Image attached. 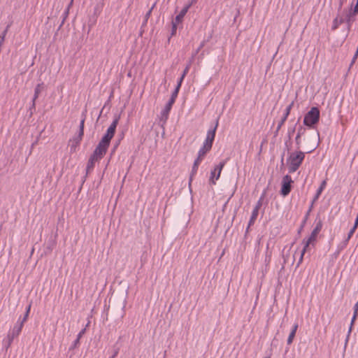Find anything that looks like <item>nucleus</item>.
Masks as SVG:
<instances>
[{"mask_svg":"<svg viewBox=\"0 0 358 358\" xmlns=\"http://www.w3.org/2000/svg\"><path fill=\"white\" fill-rule=\"evenodd\" d=\"M344 22H345V21L344 20L343 17H336L333 21V24L331 27L332 30H336V29H338L340 24Z\"/></svg>","mask_w":358,"mask_h":358,"instance_id":"nucleus-17","label":"nucleus"},{"mask_svg":"<svg viewBox=\"0 0 358 358\" xmlns=\"http://www.w3.org/2000/svg\"><path fill=\"white\" fill-rule=\"evenodd\" d=\"M357 226H358V219H357V218H356L355 222V224H354V226H353V227H355V228H357Z\"/></svg>","mask_w":358,"mask_h":358,"instance_id":"nucleus-45","label":"nucleus"},{"mask_svg":"<svg viewBox=\"0 0 358 358\" xmlns=\"http://www.w3.org/2000/svg\"><path fill=\"white\" fill-rule=\"evenodd\" d=\"M353 8L358 12V0H357L356 5Z\"/></svg>","mask_w":358,"mask_h":358,"instance_id":"nucleus-46","label":"nucleus"},{"mask_svg":"<svg viewBox=\"0 0 358 358\" xmlns=\"http://www.w3.org/2000/svg\"><path fill=\"white\" fill-rule=\"evenodd\" d=\"M357 316V315H353V317H352V321H351V324H350V329H349L348 334V337H347V339H346V343L348 342V337H349L350 334L351 330H352V326L353 325V323H354L355 320H356Z\"/></svg>","mask_w":358,"mask_h":358,"instance_id":"nucleus-26","label":"nucleus"},{"mask_svg":"<svg viewBox=\"0 0 358 358\" xmlns=\"http://www.w3.org/2000/svg\"><path fill=\"white\" fill-rule=\"evenodd\" d=\"M217 125H218V121H217L215 127L212 129H210L208 131L206 138L203 145V146H204L205 148L210 149V150L211 149L212 145H213V142L215 138V131H216Z\"/></svg>","mask_w":358,"mask_h":358,"instance_id":"nucleus-7","label":"nucleus"},{"mask_svg":"<svg viewBox=\"0 0 358 358\" xmlns=\"http://www.w3.org/2000/svg\"><path fill=\"white\" fill-rule=\"evenodd\" d=\"M193 60H194L193 57H192L190 59V60L189 61L188 64L186 65V67L185 68L183 73H182L183 76H185L187 74V73L189 72V70L190 69L192 63L193 62Z\"/></svg>","mask_w":358,"mask_h":358,"instance_id":"nucleus-21","label":"nucleus"},{"mask_svg":"<svg viewBox=\"0 0 358 358\" xmlns=\"http://www.w3.org/2000/svg\"><path fill=\"white\" fill-rule=\"evenodd\" d=\"M110 358H113V357H110Z\"/></svg>","mask_w":358,"mask_h":358,"instance_id":"nucleus-49","label":"nucleus"},{"mask_svg":"<svg viewBox=\"0 0 358 358\" xmlns=\"http://www.w3.org/2000/svg\"><path fill=\"white\" fill-rule=\"evenodd\" d=\"M175 101H173V99H170L168 101V103L166 104L164 108L162 111V117L161 120H164L165 122L168 118L169 113L172 108L173 104Z\"/></svg>","mask_w":358,"mask_h":358,"instance_id":"nucleus-10","label":"nucleus"},{"mask_svg":"<svg viewBox=\"0 0 358 358\" xmlns=\"http://www.w3.org/2000/svg\"><path fill=\"white\" fill-rule=\"evenodd\" d=\"M119 120L120 116L115 117L113 122L108 128L106 133L103 135L101 140L96 147L94 151L92 153V155L95 156L99 159H101L104 157L110 145V141L115 135Z\"/></svg>","mask_w":358,"mask_h":358,"instance_id":"nucleus-1","label":"nucleus"},{"mask_svg":"<svg viewBox=\"0 0 358 358\" xmlns=\"http://www.w3.org/2000/svg\"><path fill=\"white\" fill-rule=\"evenodd\" d=\"M196 0H191L190 3L193 5L194 3H196Z\"/></svg>","mask_w":358,"mask_h":358,"instance_id":"nucleus-48","label":"nucleus"},{"mask_svg":"<svg viewBox=\"0 0 358 358\" xmlns=\"http://www.w3.org/2000/svg\"><path fill=\"white\" fill-rule=\"evenodd\" d=\"M8 27H7V28L3 31V32L2 33L1 36V41H0V42H1V43H3V41H4L5 36L6 35L7 31H8Z\"/></svg>","mask_w":358,"mask_h":358,"instance_id":"nucleus-31","label":"nucleus"},{"mask_svg":"<svg viewBox=\"0 0 358 358\" xmlns=\"http://www.w3.org/2000/svg\"><path fill=\"white\" fill-rule=\"evenodd\" d=\"M357 228H355V227H353L349 231L348 233V238H347V241H348L351 236H352V234H354L355 231L356 230Z\"/></svg>","mask_w":358,"mask_h":358,"instance_id":"nucleus-32","label":"nucleus"},{"mask_svg":"<svg viewBox=\"0 0 358 358\" xmlns=\"http://www.w3.org/2000/svg\"><path fill=\"white\" fill-rule=\"evenodd\" d=\"M312 138L313 140V142L312 143L310 146L307 149V150H306L307 153H310V152H313L318 146V145H319V133L314 134L312 136Z\"/></svg>","mask_w":358,"mask_h":358,"instance_id":"nucleus-12","label":"nucleus"},{"mask_svg":"<svg viewBox=\"0 0 358 358\" xmlns=\"http://www.w3.org/2000/svg\"><path fill=\"white\" fill-rule=\"evenodd\" d=\"M153 9V7H152L148 11V13L145 14V21L148 20V19L150 17V15H151V13H152V10Z\"/></svg>","mask_w":358,"mask_h":358,"instance_id":"nucleus-34","label":"nucleus"},{"mask_svg":"<svg viewBox=\"0 0 358 358\" xmlns=\"http://www.w3.org/2000/svg\"><path fill=\"white\" fill-rule=\"evenodd\" d=\"M304 131H305V129L303 128V127H301V128L299 129L297 134L301 136V135L303 134Z\"/></svg>","mask_w":358,"mask_h":358,"instance_id":"nucleus-41","label":"nucleus"},{"mask_svg":"<svg viewBox=\"0 0 358 358\" xmlns=\"http://www.w3.org/2000/svg\"><path fill=\"white\" fill-rule=\"evenodd\" d=\"M187 13V8H183L181 10V11L180 12V13L178 15H176V17H175L174 21H176L178 23L182 22V20H183V18H184V17H185V15H186Z\"/></svg>","mask_w":358,"mask_h":358,"instance_id":"nucleus-18","label":"nucleus"},{"mask_svg":"<svg viewBox=\"0 0 358 358\" xmlns=\"http://www.w3.org/2000/svg\"><path fill=\"white\" fill-rule=\"evenodd\" d=\"M178 23L176 21L172 22V29H171V35L173 36L176 34V30H177V24Z\"/></svg>","mask_w":358,"mask_h":358,"instance_id":"nucleus-25","label":"nucleus"},{"mask_svg":"<svg viewBox=\"0 0 358 358\" xmlns=\"http://www.w3.org/2000/svg\"><path fill=\"white\" fill-rule=\"evenodd\" d=\"M202 159V158H199V157L198 156L196 160L194 161V164H195L196 166H199Z\"/></svg>","mask_w":358,"mask_h":358,"instance_id":"nucleus-37","label":"nucleus"},{"mask_svg":"<svg viewBox=\"0 0 358 358\" xmlns=\"http://www.w3.org/2000/svg\"><path fill=\"white\" fill-rule=\"evenodd\" d=\"M24 322L22 321H17L16 324L13 327L11 333L13 334V337H17L21 332L22 329L23 327Z\"/></svg>","mask_w":358,"mask_h":358,"instance_id":"nucleus-13","label":"nucleus"},{"mask_svg":"<svg viewBox=\"0 0 358 358\" xmlns=\"http://www.w3.org/2000/svg\"><path fill=\"white\" fill-rule=\"evenodd\" d=\"M117 353L118 352L116 350L115 352H113V355L111 357L115 358L117 356Z\"/></svg>","mask_w":358,"mask_h":358,"instance_id":"nucleus-47","label":"nucleus"},{"mask_svg":"<svg viewBox=\"0 0 358 358\" xmlns=\"http://www.w3.org/2000/svg\"><path fill=\"white\" fill-rule=\"evenodd\" d=\"M294 104V101H292L289 105L285 109V113H284V115L283 117L281 118L280 121L279 122L278 124V127L276 128V133L278 132V131L280 129V128L282 127V126L284 124L285 122L286 121L287 117L289 116V113H290V111L293 107Z\"/></svg>","mask_w":358,"mask_h":358,"instance_id":"nucleus-9","label":"nucleus"},{"mask_svg":"<svg viewBox=\"0 0 358 358\" xmlns=\"http://www.w3.org/2000/svg\"><path fill=\"white\" fill-rule=\"evenodd\" d=\"M326 186V181L324 180L322 181V182L321 183L320 185V187L318 188V189L317 190V192H318V194H321L322 192L323 191L324 188Z\"/></svg>","mask_w":358,"mask_h":358,"instance_id":"nucleus-28","label":"nucleus"},{"mask_svg":"<svg viewBox=\"0 0 358 358\" xmlns=\"http://www.w3.org/2000/svg\"><path fill=\"white\" fill-rule=\"evenodd\" d=\"M43 83H39L38 84L36 87H35V90H34V97L32 99V104H31V107L30 108V110H31L32 108H35V106H36V100L38 99L40 93L41 92V91L43 90Z\"/></svg>","mask_w":358,"mask_h":358,"instance_id":"nucleus-11","label":"nucleus"},{"mask_svg":"<svg viewBox=\"0 0 358 358\" xmlns=\"http://www.w3.org/2000/svg\"><path fill=\"white\" fill-rule=\"evenodd\" d=\"M304 158L305 154L301 151L292 152L287 159L289 172H295L301 165Z\"/></svg>","mask_w":358,"mask_h":358,"instance_id":"nucleus-2","label":"nucleus"},{"mask_svg":"<svg viewBox=\"0 0 358 358\" xmlns=\"http://www.w3.org/2000/svg\"><path fill=\"white\" fill-rule=\"evenodd\" d=\"M84 123H85V117H83L80 121L78 136L74 139V141L76 142V143H80V141L82 140V138L83 136Z\"/></svg>","mask_w":358,"mask_h":358,"instance_id":"nucleus-15","label":"nucleus"},{"mask_svg":"<svg viewBox=\"0 0 358 358\" xmlns=\"http://www.w3.org/2000/svg\"><path fill=\"white\" fill-rule=\"evenodd\" d=\"M185 77V76H183V75L182 74L181 77L180 78V79L178 80V85H177V86H179V88L180 87L182 82V80H183Z\"/></svg>","mask_w":358,"mask_h":358,"instance_id":"nucleus-40","label":"nucleus"},{"mask_svg":"<svg viewBox=\"0 0 358 358\" xmlns=\"http://www.w3.org/2000/svg\"><path fill=\"white\" fill-rule=\"evenodd\" d=\"M300 137H301V136L297 134L296 138H295V141H296V145H298V148H299V145H300V143H301Z\"/></svg>","mask_w":358,"mask_h":358,"instance_id":"nucleus-36","label":"nucleus"},{"mask_svg":"<svg viewBox=\"0 0 358 358\" xmlns=\"http://www.w3.org/2000/svg\"><path fill=\"white\" fill-rule=\"evenodd\" d=\"M258 213H259V211L257 210V209H253L252 215L250 217V221L248 223V229L255 223V222L257 217Z\"/></svg>","mask_w":358,"mask_h":358,"instance_id":"nucleus-19","label":"nucleus"},{"mask_svg":"<svg viewBox=\"0 0 358 358\" xmlns=\"http://www.w3.org/2000/svg\"><path fill=\"white\" fill-rule=\"evenodd\" d=\"M322 227V223L321 221H319L317 223L315 229L311 232L310 237L306 241V240L303 241V243H304V246H303V250L300 252V257H299V262L296 264V267H298L301 264L305 252L308 250V248H309L310 244L316 240L317 235L321 231Z\"/></svg>","mask_w":358,"mask_h":358,"instance_id":"nucleus-3","label":"nucleus"},{"mask_svg":"<svg viewBox=\"0 0 358 358\" xmlns=\"http://www.w3.org/2000/svg\"><path fill=\"white\" fill-rule=\"evenodd\" d=\"M225 163H226L225 161H222V162H220V164L215 168L214 171H213L211 172V176L210 178V181L213 184L215 183V181L213 180V178L215 177L216 180H218V178H220L221 171H222L223 167L224 166Z\"/></svg>","mask_w":358,"mask_h":358,"instance_id":"nucleus-8","label":"nucleus"},{"mask_svg":"<svg viewBox=\"0 0 358 358\" xmlns=\"http://www.w3.org/2000/svg\"><path fill=\"white\" fill-rule=\"evenodd\" d=\"M80 343V339L78 338H76V341L73 342V343L72 344V345L70 347L69 350H73L75 349L76 348L78 347V345H79Z\"/></svg>","mask_w":358,"mask_h":358,"instance_id":"nucleus-27","label":"nucleus"},{"mask_svg":"<svg viewBox=\"0 0 358 358\" xmlns=\"http://www.w3.org/2000/svg\"><path fill=\"white\" fill-rule=\"evenodd\" d=\"M320 194H318V192H316V194H315V197H314V199H313V202H315V201L319 198V196H320Z\"/></svg>","mask_w":358,"mask_h":358,"instance_id":"nucleus-43","label":"nucleus"},{"mask_svg":"<svg viewBox=\"0 0 358 358\" xmlns=\"http://www.w3.org/2000/svg\"><path fill=\"white\" fill-rule=\"evenodd\" d=\"M320 118V110L317 107H313L306 113L303 119V124L311 127L318 122Z\"/></svg>","mask_w":358,"mask_h":358,"instance_id":"nucleus-4","label":"nucleus"},{"mask_svg":"<svg viewBox=\"0 0 358 358\" xmlns=\"http://www.w3.org/2000/svg\"><path fill=\"white\" fill-rule=\"evenodd\" d=\"M357 14H358V12L353 8L352 3L349 8L343 9L341 17H343L347 24L348 31L350 29L352 22L355 20V17Z\"/></svg>","mask_w":358,"mask_h":358,"instance_id":"nucleus-5","label":"nucleus"},{"mask_svg":"<svg viewBox=\"0 0 358 358\" xmlns=\"http://www.w3.org/2000/svg\"><path fill=\"white\" fill-rule=\"evenodd\" d=\"M210 150V149L205 148L204 146H202L199 151L198 156L199 157V158L203 159L204 157V156L206 155V154L208 152H209Z\"/></svg>","mask_w":358,"mask_h":358,"instance_id":"nucleus-20","label":"nucleus"},{"mask_svg":"<svg viewBox=\"0 0 358 358\" xmlns=\"http://www.w3.org/2000/svg\"><path fill=\"white\" fill-rule=\"evenodd\" d=\"M86 329H82L79 334H78L77 338L80 339V338L83 336V334L85 333Z\"/></svg>","mask_w":358,"mask_h":358,"instance_id":"nucleus-38","label":"nucleus"},{"mask_svg":"<svg viewBox=\"0 0 358 358\" xmlns=\"http://www.w3.org/2000/svg\"><path fill=\"white\" fill-rule=\"evenodd\" d=\"M293 180L290 176L286 175L282 178V188L280 190L282 195L287 196L289 194L291 191V184Z\"/></svg>","mask_w":358,"mask_h":358,"instance_id":"nucleus-6","label":"nucleus"},{"mask_svg":"<svg viewBox=\"0 0 358 358\" xmlns=\"http://www.w3.org/2000/svg\"><path fill=\"white\" fill-rule=\"evenodd\" d=\"M7 338H8V345H7V347L6 348H9L13 341V339L15 338V337H13V334L10 332L8 334L7 336Z\"/></svg>","mask_w":358,"mask_h":358,"instance_id":"nucleus-23","label":"nucleus"},{"mask_svg":"<svg viewBox=\"0 0 358 358\" xmlns=\"http://www.w3.org/2000/svg\"><path fill=\"white\" fill-rule=\"evenodd\" d=\"M298 327H299V325L297 323L294 324V325L293 326V328H292V329L288 336V338H287V344L288 345H290L292 343Z\"/></svg>","mask_w":358,"mask_h":358,"instance_id":"nucleus-16","label":"nucleus"},{"mask_svg":"<svg viewBox=\"0 0 358 358\" xmlns=\"http://www.w3.org/2000/svg\"><path fill=\"white\" fill-rule=\"evenodd\" d=\"M99 160H100L99 159H98L97 157H96L95 156H94L92 155L90 156V157L88 160L87 164V168H86L87 174L88 173H90L94 169L95 162H98Z\"/></svg>","mask_w":358,"mask_h":358,"instance_id":"nucleus-14","label":"nucleus"},{"mask_svg":"<svg viewBox=\"0 0 358 358\" xmlns=\"http://www.w3.org/2000/svg\"><path fill=\"white\" fill-rule=\"evenodd\" d=\"M179 86H176L175 90L172 92L171 96L170 99H173V101H176V99L178 96V92H179Z\"/></svg>","mask_w":358,"mask_h":358,"instance_id":"nucleus-22","label":"nucleus"},{"mask_svg":"<svg viewBox=\"0 0 358 358\" xmlns=\"http://www.w3.org/2000/svg\"><path fill=\"white\" fill-rule=\"evenodd\" d=\"M30 309H31V305H29L27 308V310H26V313L24 315V317L22 318V320L21 321H22V322H25L29 317V312H30Z\"/></svg>","mask_w":358,"mask_h":358,"instance_id":"nucleus-24","label":"nucleus"},{"mask_svg":"<svg viewBox=\"0 0 358 358\" xmlns=\"http://www.w3.org/2000/svg\"><path fill=\"white\" fill-rule=\"evenodd\" d=\"M73 2V0H71V2H70V3H69V6H68L67 10L66 11V15H68V13H69V8L72 6Z\"/></svg>","mask_w":358,"mask_h":358,"instance_id":"nucleus-42","label":"nucleus"},{"mask_svg":"<svg viewBox=\"0 0 358 358\" xmlns=\"http://www.w3.org/2000/svg\"><path fill=\"white\" fill-rule=\"evenodd\" d=\"M347 0H339L338 10H341Z\"/></svg>","mask_w":358,"mask_h":358,"instance_id":"nucleus-35","label":"nucleus"},{"mask_svg":"<svg viewBox=\"0 0 358 358\" xmlns=\"http://www.w3.org/2000/svg\"><path fill=\"white\" fill-rule=\"evenodd\" d=\"M198 167H199V166H196L195 164L193 165L191 178L192 177V176H194L196 173Z\"/></svg>","mask_w":358,"mask_h":358,"instance_id":"nucleus-33","label":"nucleus"},{"mask_svg":"<svg viewBox=\"0 0 358 358\" xmlns=\"http://www.w3.org/2000/svg\"><path fill=\"white\" fill-rule=\"evenodd\" d=\"M205 41H202L200 44L199 47L197 48V50L195 51V52L192 55V57H194L199 52V50L204 46Z\"/></svg>","mask_w":358,"mask_h":358,"instance_id":"nucleus-29","label":"nucleus"},{"mask_svg":"<svg viewBox=\"0 0 358 358\" xmlns=\"http://www.w3.org/2000/svg\"><path fill=\"white\" fill-rule=\"evenodd\" d=\"M262 197H261L260 199L258 201V202L257 203L254 209H257V210L259 211V208L262 206Z\"/></svg>","mask_w":358,"mask_h":358,"instance_id":"nucleus-30","label":"nucleus"},{"mask_svg":"<svg viewBox=\"0 0 358 358\" xmlns=\"http://www.w3.org/2000/svg\"><path fill=\"white\" fill-rule=\"evenodd\" d=\"M358 314V301L355 303L354 306V314L355 315H357Z\"/></svg>","mask_w":358,"mask_h":358,"instance_id":"nucleus-39","label":"nucleus"},{"mask_svg":"<svg viewBox=\"0 0 358 358\" xmlns=\"http://www.w3.org/2000/svg\"><path fill=\"white\" fill-rule=\"evenodd\" d=\"M192 6V4L189 2L187 3L184 8H187V11L189 9V8Z\"/></svg>","mask_w":358,"mask_h":358,"instance_id":"nucleus-44","label":"nucleus"}]
</instances>
